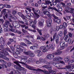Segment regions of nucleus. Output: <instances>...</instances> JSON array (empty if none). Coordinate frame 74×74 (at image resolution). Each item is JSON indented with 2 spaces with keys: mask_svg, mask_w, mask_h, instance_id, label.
I'll return each instance as SVG.
<instances>
[{
  "mask_svg": "<svg viewBox=\"0 0 74 74\" xmlns=\"http://www.w3.org/2000/svg\"><path fill=\"white\" fill-rule=\"evenodd\" d=\"M29 70H30L35 71L36 72H37V71H40L41 72H42L43 73H45L46 74H47V73H48V72L47 71H44V70H42V69H33V67H32L29 66Z\"/></svg>",
  "mask_w": 74,
  "mask_h": 74,
  "instance_id": "7",
  "label": "nucleus"
},
{
  "mask_svg": "<svg viewBox=\"0 0 74 74\" xmlns=\"http://www.w3.org/2000/svg\"><path fill=\"white\" fill-rule=\"evenodd\" d=\"M36 23H37V20L35 19L34 20V22L32 21L31 23L30 24L32 25V27L33 28H34L35 27V25H36Z\"/></svg>",
  "mask_w": 74,
  "mask_h": 74,
  "instance_id": "11",
  "label": "nucleus"
},
{
  "mask_svg": "<svg viewBox=\"0 0 74 74\" xmlns=\"http://www.w3.org/2000/svg\"><path fill=\"white\" fill-rule=\"evenodd\" d=\"M56 47L55 44L50 45L49 46L47 45L46 46H44L40 47V49L42 50L43 52H45L48 51V50L51 51H53Z\"/></svg>",
  "mask_w": 74,
  "mask_h": 74,
  "instance_id": "2",
  "label": "nucleus"
},
{
  "mask_svg": "<svg viewBox=\"0 0 74 74\" xmlns=\"http://www.w3.org/2000/svg\"><path fill=\"white\" fill-rule=\"evenodd\" d=\"M38 25L39 27H41L44 26V24L41 22V21H40L38 23Z\"/></svg>",
  "mask_w": 74,
  "mask_h": 74,
  "instance_id": "25",
  "label": "nucleus"
},
{
  "mask_svg": "<svg viewBox=\"0 0 74 74\" xmlns=\"http://www.w3.org/2000/svg\"><path fill=\"white\" fill-rule=\"evenodd\" d=\"M13 39H15V37H13L12 39L11 38H9V40L10 41V42H13L14 41V40H13Z\"/></svg>",
  "mask_w": 74,
  "mask_h": 74,
  "instance_id": "48",
  "label": "nucleus"
},
{
  "mask_svg": "<svg viewBox=\"0 0 74 74\" xmlns=\"http://www.w3.org/2000/svg\"><path fill=\"white\" fill-rule=\"evenodd\" d=\"M36 46H32L30 47V49H33V50H35V49H36Z\"/></svg>",
  "mask_w": 74,
  "mask_h": 74,
  "instance_id": "29",
  "label": "nucleus"
},
{
  "mask_svg": "<svg viewBox=\"0 0 74 74\" xmlns=\"http://www.w3.org/2000/svg\"><path fill=\"white\" fill-rule=\"evenodd\" d=\"M42 7L43 8L45 9L47 8V6H46V4L45 3H42Z\"/></svg>",
  "mask_w": 74,
  "mask_h": 74,
  "instance_id": "28",
  "label": "nucleus"
},
{
  "mask_svg": "<svg viewBox=\"0 0 74 74\" xmlns=\"http://www.w3.org/2000/svg\"><path fill=\"white\" fill-rule=\"evenodd\" d=\"M26 9L27 10H34V8L30 7H28L26 8Z\"/></svg>",
  "mask_w": 74,
  "mask_h": 74,
  "instance_id": "38",
  "label": "nucleus"
},
{
  "mask_svg": "<svg viewBox=\"0 0 74 74\" xmlns=\"http://www.w3.org/2000/svg\"><path fill=\"white\" fill-rule=\"evenodd\" d=\"M15 53L17 55H19L20 54V52L18 51H16Z\"/></svg>",
  "mask_w": 74,
  "mask_h": 74,
  "instance_id": "64",
  "label": "nucleus"
},
{
  "mask_svg": "<svg viewBox=\"0 0 74 74\" xmlns=\"http://www.w3.org/2000/svg\"><path fill=\"white\" fill-rule=\"evenodd\" d=\"M7 55H7H6L5 56H4H4L3 57V59H5V60H9V58H8L6 57V56H7Z\"/></svg>",
  "mask_w": 74,
  "mask_h": 74,
  "instance_id": "30",
  "label": "nucleus"
},
{
  "mask_svg": "<svg viewBox=\"0 0 74 74\" xmlns=\"http://www.w3.org/2000/svg\"><path fill=\"white\" fill-rule=\"evenodd\" d=\"M43 13L44 14H46V15H48L50 14V13L48 11H44Z\"/></svg>",
  "mask_w": 74,
  "mask_h": 74,
  "instance_id": "31",
  "label": "nucleus"
},
{
  "mask_svg": "<svg viewBox=\"0 0 74 74\" xmlns=\"http://www.w3.org/2000/svg\"><path fill=\"white\" fill-rule=\"evenodd\" d=\"M3 33V29L1 27V26H0V34Z\"/></svg>",
  "mask_w": 74,
  "mask_h": 74,
  "instance_id": "56",
  "label": "nucleus"
},
{
  "mask_svg": "<svg viewBox=\"0 0 74 74\" xmlns=\"http://www.w3.org/2000/svg\"><path fill=\"white\" fill-rule=\"evenodd\" d=\"M39 60L42 63H45L46 64H50V63L47 62L46 60L41 58H40Z\"/></svg>",
  "mask_w": 74,
  "mask_h": 74,
  "instance_id": "10",
  "label": "nucleus"
},
{
  "mask_svg": "<svg viewBox=\"0 0 74 74\" xmlns=\"http://www.w3.org/2000/svg\"><path fill=\"white\" fill-rule=\"evenodd\" d=\"M12 14H13V15H15L16 14V11H13L12 12Z\"/></svg>",
  "mask_w": 74,
  "mask_h": 74,
  "instance_id": "57",
  "label": "nucleus"
},
{
  "mask_svg": "<svg viewBox=\"0 0 74 74\" xmlns=\"http://www.w3.org/2000/svg\"><path fill=\"white\" fill-rule=\"evenodd\" d=\"M8 66L9 67H10V66H11L12 65V64L11 62H8Z\"/></svg>",
  "mask_w": 74,
  "mask_h": 74,
  "instance_id": "52",
  "label": "nucleus"
},
{
  "mask_svg": "<svg viewBox=\"0 0 74 74\" xmlns=\"http://www.w3.org/2000/svg\"><path fill=\"white\" fill-rule=\"evenodd\" d=\"M59 27H60V29H62L63 28V25H61Z\"/></svg>",
  "mask_w": 74,
  "mask_h": 74,
  "instance_id": "61",
  "label": "nucleus"
},
{
  "mask_svg": "<svg viewBox=\"0 0 74 74\" xmlns=\"http://www.w3.org/2000/svg\"><path fill=\"white\" fill-rule=\"evenodd\" d=\"M64 39L65 40L66 42L63 41L60 42L59 43L60 44V47L59 48V50H62L64 48H67V46H68V43L69 42V44H72L74 42V40H72L69 37V36L68 35H65L64 36Z\"/></svg>",
  "mask_w": 74,
  "mask_h": 74,
  "instance_id": "1",
  "label": "nucleus"
},
{
  "mask_svg": "<svg viewBox=\"0 0 74 74\" xmlns=\"http://www.w3.org/2000/svg\"><path fill=\"white\" fill-rule=\"evenodd\" d=\"M0 42L1 43V45H0V49L1 50H4V48H5L3 47L5 45V42L4 39L2 37H1L0 38Z\"/></svg>",
  "mask_w": 74,
  "mask_h": 74,
  "instance_id": "3",
  "label": "nucleus"
},
{
  "mask_svg": "<svg viewBox=\"0 0 74 74\" xmlns=\"http://www.w3.org/2000/svg\"><path fill=\"white\" fill-rule=\"evenodd\" d=\"M4 6L6 8H11V6L9 5H8L7 4H5L4 5Z\"/></svg>",
  "mask_w": 74,
  "mask_h": 74,
  "instance_id": "27",
  "label": "nucleus"
},
{
  "mask_svg": "<svg viewBox=\"0 0 74 74\" xmlns=\"http://www.w3.org/2000/svg\"><path fill=\"white\" fill-rule=\"evenodd\" d=\"M18 23H20L21 24H25V23L23 21L20 20L18 21Z\"/></svg>",
  "mask_w": 74,
  "mask_h": 74,
  "instance_id": "51",
  "label": "nucleus"
},
{
  "mask_svg": "<svg viewBox=\"0 0 74 74\" xmlns=\"http://www.w3.org/2000/svg\"><path fill=\"white\" fill-rule=\"evenodd\" d=\"M46 4H51V2L49 1H45Z\"/></svg>",
  "mask_w": 74,
  "mask_h": 74,
  "instance_id": "47",
  "label": "nucleus"
},
{
  "mask_svg": "<svg viewBox=\"0 0 74 74\" xmlns=\"http://www.w3.org/2000/svg\"><path fill=\"white\" fill-rule=\"evenodd\" d=\"M5 49L7 51H8V52H9L10 53H12V51H11L10 48L8 47H6L5 48Z\"/></svg>",
  "mask_w": 74,
  "mask_h": 74,
  "instance_id": "34",
  "label": "nucleus"
},
{
  "mask_svg": "<svg viewBox=\"0 0 74 74\" xmlns=\"http://www.w3.org/2000/svg\"><path fill=\"white\" fill-rule=\"evenodd\" d=\"M65 11L67 13L72 14L74 12V10H65Z\"/></svg>",
  "mask_w": 74,
  "mask_h": 74,
  "instance_id": "17",
  "label": "nucleus"
},
{
  "mask_svg": "<svg viewBox=\"0 0 74 74\" xmlns=\"http://www.w3.org/2000/svg\"><path fill=\"white\" fill-rule=\"evenodd\" d=\"M47 69H48V70L49 71V72H51V71L52 70V67H48V68H47Z\"/></svg>",
  "mask_w": 74,
  "mask_h": 74,
  "instance_id": "45",
  "label": "nucleus"
},
{
  "mask_svg": "<svg viewBox=\"0 0 74 74\" xmlns=\"http://www.w3.org/2000/svg\"><path fill=\"white\" fill-rule=\"evenodd\" d=\"M19 63L22 64H25V63L24 62V61L23 59H22L21 60V62H19Z\"/></svg>",
  "mask_w": 74,
  "mask_h": 74,
  "instance_id": "33",
  "label": "nucleus"
},
{
  "mask_svg": "<svg viewBox=\"0 0 74 74\" xmlns=\"http://www.w3.org/2000/svg\"><path fill=\"white\" fill-rule=\"evenodd\" d=\"M63 30H64V36L66 35V34H67V29H66V28L65 29H63Z\"/></svg>",
  "mask_w": 74,
  "mask_h": 74,
  "instance_id": "39",
  "label": "nucleus"
},
{
  "mask_svg": "<svg viewBox=\"0 0 74 74\" xmlns=\"http://www.w3.org/2000/svg\"><path fill=\"white\" fill-rule=\"evenodd\" d=\"M55 10V11H57V12H58L59 13V14H61V15H62V13H61V11H62L63 10Z\"/></svg>",
  "mask_w": 74,
  "mask_h": 74,
  "instance_id": "36",
  "label": "nucleus"
},
{
  "mask_svg": "<svg viewBox=\"0 0 74 74\" xmlns=\"http://www.w3.org/2000/svg\"><path fill=\"white\" fill-rule=\"evenodd\" d=\"M10 48L11 49H12V52H14V50H15L14 47L11 46L10 47Z\"/></svg>",
  "mask_w": 74,
  "mask_h": 74,
  "instance_id": "41",
  "label": "nucleus"
},
{
  "mask_svg": "<svg viewBox=\"0 0 74 74\" xmlns=\"http://www.w3.org/2000/svg\"><path fill=\"white\" fill-rule=\"evenodd\" d=\"M56 33H55L54 34L53 36V38L52 39V37H50V41L51 42H52V41H55V37H56Z\"/></svg>",
  "mask_w": 74,
  "mask_h": 74,
  "instance_id": "13",
  "label": "nucleus"
},
{
  "mask_svg": "<svg viewBox=\"0 0 74 74\" xmlns=\"http://www.w3.org/2000/svg\"><path fill=\"white\" fill-rule=\"evenodd\" d=\"M23 53L25 55H29V53L28 52H26V51H24Z\"/></svg>",
  "mask_w": 74,
  "mask_h": 74,
  "instance_id": "58",
  "label": "nucleus"
},
{
  "mask_svg": "<svg viewBox=\"0 0 74 74\" xmlns=\"http://www.w3.org/2000/svg\"><path fill=\"white\" fill-rule=\"evenodd\" d=\"M62 58L61 57H56L53 59V60L55 62H59L60 60H62Z\"/></svg>",
  "mask_w": 74,
  "mask_h": 74,
  "instance_id": "9",
  "label": "nucleus"
},
{
  "mask_svg": "<svg viewBox=\"0 0 74 74\" xmlns=\"http://www.w3.org/2000/svg\"><path fill=\"white\" fill-rule=\"evenodd\" d=\"M25 40L26 41V42H27V44H32V43H31L29 41V40L25 39Z\"/></svg>",
  "mask_w": 74,
  "mask_h": 74,
  "instance_id": "46",
  "label": "nucleus"
},
{
  "mask_svg": "<svg viewBox=\"0 0 74 74\" xmlns=\"http://www.w3.org/2000/svg\"><path fill=\"white\" fill-rule=\"evenodd\" d=\"M18 14L20 16H21L22 15H23V14L22 13L20 12L18 13Z\"/></svg>",
  "mask_w": 74,
  "mask_h": 74,
  "instance_id": "59",
  "label": "nucleus"
},
{
  "mask_svg": "<svg viewBox=\"0 0 74 74\" xmlns=\"http://www.w3.org/2000/svg\"><path fill=\"white\" fill-rule=\"evenodd\" d=\"M52 64L56 67H58L59 66V65L58 64V63L56 62H53L52 63Z\"/></svg>",
  "mask_w": 74,
  "mask_h": 74,
  "instance_id": "20",
  "label": "nucleus"
},
{
  "mask_svg": "<svg viewBox=\"0 0 74 74\" xmlns=\"http://www.w3.org/2000/svg\"><path fill=\"white\" fill-rule=\"evenodd\" d=\"M64 60L65 62H66V63L68 62V64L69 65H71V63H74V59H72L71 60H70V59L68 58H65L64 59Z\"/></svg>",
  "mask_w": 74,
  "mask_h": 74,
  "instance_id": "8",
  "label": "nucleus"
},
{
  "mask_svg": "<svg viewBox=\"0 0 74 74\" xmlns=\"http://www.w3.org/2000/svg\"><path fill=\"white\" fill-rule=\"evenodd\" d=\"M44 71H47L48 72H47V73H45V72H43L44 73H45V74H50V73H51V74H56V72H55V71L53 70H51V71L50 72H48V71H45V70H44Z\"/></svg>",
  "mask_w": 74,
  "mask_h": 74,
  "instance_id": "15",
  "label": "nucleus"
},
{
  "mask_svg": "<svg viewBox=\"0 0 74 74\" xmlns=\"http://www.w3.org/2000/svg\"><path fill=\"white\" fill-rule=\"evenodd\" d=\"M30 56L31 57H34L35 56V54L34 53H31L30 54Z\"/></svg>",
  "mask_w": 74,
  "mask_h": 74,
  "instance_id": "50",
  "label": "nucleus"
},
{
  "mask_svg": "<svg viewBox=\"0 0 74 74\" xmlns=\"http://www.w3.org/2000/svg\"><path fill=\"white\" fill-rule=\"evenodd\" d=\"M42 53L41 51H40V52L38 53V56H41L42 55Z\"/></svg>",
  "mask_w": 74,
  "mask_h": 74,
  "instance_id": "54",
  "label": "nucleus"
},
{
  "mask_svg": "<svg viewBox=\"0 0 74 74\" xmlns=\"http://www.w3.org/2000/svg\"><path fill=\"white\" fill-rule=\"evenodd\" d=\"M21 45H23V46H25V47H27V45L25 43H23V42H21Z\"/></svg>",
  "mask_w": 74,
  "mask_h": 74,
  "instance_id": "44",
  "label": "nucleus"
},
{
  "mask_svg": "<svg viewBox=\"0 0 74 74\" xmlns=\"http://www.w3.org/2000/svg\"><path fill=\"white\" fill-rule=\"evenodd\" d=\"M34 12V18L35 19H37L38 18L40 17V16L38 14H39L40 12V11L39 10H32Z\"/></svg>",
  "mask_w": 74,
  "mask_h": 74,
  "instance_id": "6",
  "label": "nucleus"
},
{
  "mask_svg": "<svg viewBox=\"0 0 74 74\" xmlns=\"http://www.w3.org/2000/svg\"><path fill=\"white\" fill-rule=\"evenodd\" d=\"M58 35L60 37L62 36V35H63L62 32V31H60L58 33Z\"/></svg>",
  "mask_w": 74,
  "mask_h": 74,
  "instance_id": "40",
  "label": "nucleus"
},
{
  "mask_svg": "<svg viewBox=\"0 0 74 74\" xmlns=\"http://www.w3.org/2000/svg\"><path fill=\"white\" fill-rule=\"evenodd\" d=\"M14 73L15 74H21V73L18 70H14Z\"/></svg>",
  "mask_w": 74,
  "mask_h": 74,
  "instance_id": "23",
  "label": "nucleus"
},
{
  "mask_svg": "<svg viewBox=\"0 0 74 74\" xmlns=\"http://www.w3.org/2000/svg\"><path fill=\"white\" fill-rule=\"evenodd\" d=\"M5 7L4 6V5L3 4L0 5V9H3V10H6V9L4 8Z\"/></svg>",
  "mask_w": 74,
  "mask_h": 74,
  "instance_id": "32",
  "label": "nucleus"
},
{
  "mask_svg": "<svg viewBox=\"0 0 74 74\" xmlns=\"http://www.w3.org/2000/svg\"><path fill=\"white\" fill-rule=\"evenodd\" d=\"M48 8V9H51V10H56V8H55V7L52 8L50 6H49Z\"/></svg>",
  "mask_w": 74,
  "mask_h": 74,
  "instance_id": "42",
  "label": "nucleus"
},
{
  "mask_svg": "<svg viewBox=\"0 0 74 74\" xmlns=\"http://www.w3.org/2000/svg\"><path fill=\"white\" fill-rule=\"evenodd\" d=\"M40 39L41 40H42V41H45L46 39L45 38L41 36L40 37Z\"/></svg>",
  "mask_w": 74,
  "mask_h": 74,
  "instance_id": "49",
  "label": "nucleus"
},
{
  "mask_svg": "<svg viewBox=\"0 0 74 74\" xmlns=\"http://www.w3.org/2000/svg\"><path fill=\"white\" fill-rule=\"evenodd\" d=\"M62 25L63 26V29H65L67 27V24L66 22H64L63 23Z\"/></svg>",
  "mask_w": 74,
  "mask_h": 74,
  "instance_id": "21",
  "label": "nucleus"
},
{
  "mask_svg": "<svg viewBox=\"0 0 74 74\" xmlns=\"http://www.w3.org/2000/svg\"><path fill=\"white\" fill-rule=\"evenodd\" d=\"M26 18H27V19H30L31 18V17H30V15H29V14H27V15H26L25 16Z\"/></svg>",
  "mask_w": 74,
  "mask_h": 74,
  "instance_id": "37",
  "label": "nucleus"
},
{
  "mask_svg": "<svg viewBox=\"0 0 74 74\" xmlns=\"http://www.w3.org/2000/svg\"><path fill=\"white\" fill-rule=\"evenodd\" d=\"M60 29V27H59V26H56V30L57 31H58Z\"/></svg>",
  "mask_w": 74,
  "mask_h": 74,
  "instance_id": "62",
  "label": "nucleus"
},
{
  "mask_svg": "<svg viewBox=\"0 0 74 74\" xmlns=\"http://www.w3.org/2000/svg\"><path fill=\"white\" fill-rule=\"evenodd\" d=\"M48 17L49 18L46 21V22L47 23V27H50L51 25V23H52V19L51 18L52 15L51 14H49L48 15H47Z\"/></svg>",
  "mask_w": 74,
  "mask_h": 74,
  "instance_id": "4",
  "label": "nucleus"
},
{
  "mask_svg": "<svg viewBox=\"0 0 74 74\" xmlns=\"http://www.w3.org/2000/svg\"><path fill=\"white\" fill-rule=\"evenodd\" d=\"M16 48L18 49H20L22 51L23 50V48H24V47L23 46H21L19 45H17L16 46Z\"/></svg>",
  "mask_w": 74,
  "mask_h": 74,
  "instance_id": "18",
  "label": "nucleus"
},
{
  "mask_svg": "<svg viewBox=\"0 0 74 74\" xmlns=\"http://www.w3.org/2000/svg\"><path fill=\"white\" fill-rule=\"evenodd\" d=\"M51 64V63H50V64H48L47 65H43V66H42V67H43V68H46V69H48V66H50V64Z\"/></svg>",
  "mask_w": 74,
  "mask_h": 74,
  "instance_id": "26",
  "label": "nucleus"
},
{
  "mask_svg": "<svg viewBox=\"0 0 74 74\" xmlns=\"http://www.w3.org/2000/svg\"><path fill=\"white\" fill-rule=\"evenodd\" d=\"M13 56L15 58H17V57H18V55L16 54H14Z\"/></svg>",
  "mask_w": 74,
  "mask_h": 74,
  "instance_id": "60",
  "label": "nucleus"
},
{
  "mask_svg": "<svg viewBox=\"0 0 74 74\" xmlns=\"http://www.w3.org/2000/svg\"><path fill=\"white\" fill-rule=\"evenodd\" d=\"M5 11H6V10H3L1 12L2 14H3V13L4 14H5L6 12H5Z\"/></svg>",
  "mask_w": 74,
  "mask_h": 74,
  "instance_id": "53",
  "label": "nucleus"
},
{
  "mask_svg": "<svg viewBox=\"0 0 74 74\" xmlns=\"http://www.w3.org/2000/svg\"><path fill=\"white\" fill-rule=\"evenodd\" d=\"M21 58L22 59H24L26 58V56H21Z\"/></svg>",
  "mask_w": 74,
  "mask_h": 74,
  "instance_id": "63",
  "label": "nucleus"
},
{
  "mask_svg": "<svg viewBox=\"0 0 74 74\" xmlns=\"http://www.w3.org/2000/svg\"><path fill=\"white\" fill-rule=\"evenodd\" d=\"M66 67L67 69H71V66H66Z\"/></svg>",
  "mask_w": 74,
  "mask_h": 74,
  "instance_id": "55",
  "label": "nucleus"
},
{
  "mask_svg": "<svg viewBox=\"0 0 74 74\" xmlns=\"http://www.w3.org/2000/svg\"><path fill=\"white\" fill-rule=\"evenodd\" d=\"M52 16L54 18V19H55H55H59V18L56 16H55V15L54 14H52Z\"/></svg>",
  "mask_w": 74,
  "mask_h": 74,
  "instance_id": "35",
  "label": "nucleus"
},
{
  "mask_svg": "<svg viewBox=\"0 0 74 74\" xmlns=\"http://www.w3.org/2000/svg\"><path fill=\"white\" fill-rule=\"evenodd\" d=\"M14 66L15 69L20 71H21L23 74H26V69L25 68L22 67H19L18 66L16 65H14Z\"/></svg>",
  "mask_w": 74,
  "mask_h": 74,
  "instance_id": "5",
  "label": "nucleus"
},
{
  "mask_svg": "<svg viewBox=\"0 0 74 74\" xmlns=\"http://www.w3.org/2000/svg\"><path fill=\"white\" fill-rule=\"evenodd\" d=\"M29 16H30V18H31V16L32 17V18H33V17H34V15L32 13H31L30 14L29 13Z\"/></svg>",
  "mask_w": 74,
  "mask_h": 74,
  "instance_id": "43",
  "label": "nucleus"
},
{
  "mask_svg": "<svg viewBox=\"0 0 74 74\" xmlns=\"http://www.w3.org/2000/svg\"><path fill=\"white\" fill-rule=\"evenodd\" d=\"M54 21L55 22H56L58 24H60L61 22V20H60V19H57L56 21L55 19H54Z\"/></svg>",
  "mask_w": 74,
  "mask_h": 74,
  "instance_id": "22",
  "label": "nucleus"
},
{
  "mask_svg": "<svg viewBox=\"0 0 74 74\" xmlns=\"http://www.w3.org/2000/svg\"><path fill=\"white\" fill-rule=\"evenodd\" d=\"M25 29H27V30H29V31H30V32H34V33L36 32V30H32L28 29V28H29V27H28V26H26L25 25Z\"/></svg>",
  "mask_w": 74,
  "mask_h": 74,
  "instance_id": "14",
  "label": "nucleus"
},
{
  "mask_svg": "<svg viewBox=\"0 0 74 74\" xmlns=\"http://www.w3.org/2000/svg\"><path fill=\"white\" fill-rule=\"evenodd\" d=\"M56 42V44H58L59 42V36L56 35L55 39Z\"/></svg>",
  "mask_w": 74,
  "mask_h": 74,
  "instance_id": "19",
  "label": "nucleus"
},
{
  "mask_svg": "<svg viewBox=\"0 0 74 74\" xmlns=\"http://www.w3.org/2000/svg\"><path fill=\"white\" fill-rule=\"evenodd\" d=\"M62 53V52L60 51H58V52H55L53 53V54L55 55H59Z\"/></svg>",
  "mask_w": 74,
  "mask_h": 74,
  "instance_id": "16",
  "label": "nucleus"
},
{
  "mask_svg": "<svg viewBox=\"0 0 74 74\" xmlns=\"http://www.w3.org/2000/svg\"><path fill=\"white\" fill-rule=\"evenodd\" d=\"M54 56H54V55L49 54L47 56V58L48 59L51 60V59H52V58H53Z\"/></svg>",
  "mask_w": 74,
  "mask_h": 74,
  "instance_id": "12",
  "label": "nucleus"
},
{
  "mask_svg": "<svg viewBox=\"0 0 74 74\" xmlns=\"http://www.w3.org/2000/svg\"><path fill=\"white\" fill-rule=\"evenodd\" d=\"M19 62H18V61H14V63H15V64H16V65H17V66H19V67H21V65H20V64H19Z\"/></svg>",
  "mask_w": 74,
  "mask_h": 74,
  "instance_id": "24",
  "label": "nucleus"
}]
</instances>
